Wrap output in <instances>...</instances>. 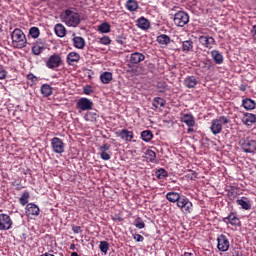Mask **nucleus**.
Segmentation results:
<instances>
[{"mask_svg": "<svg viewBox=\"0 0 256 256\" xmlns=\"http://www.w3.org/2000/svg\"><path fill=\"white\" fill-rule=\"evenodd\" d=\"M62 23H65L67 27H77L81 23V15L79 12L71 9H66L60 14Z\"/></svg>", "mask_w": 256, "mask_h": 256, "instance_id": "nucleus-1", "label": "nucleus"}, {"mask_svg": "<svg viewBox=\"0 0 256 256\" xmlns=\"http://www.w3.org/2000/svg\"><path fill=\"white\" fill-rule=\"evenodd\" d=\"M12 45L16 49L27 47V37L23 30L16 28L11 32Z\"/></svg>", "mask_w": 256, "mask_h": 256, "instance_id": "nucleus-2", "label": "nucleus"}, {"mask_svg": "<svg viewBox=\"0 0 256 256\" xmlns=\"http://www.w3.org/2000/svg\"><path fill=\"white\" fill-rule=\"evenodd\" d=\"M229 124V119L225 116H220L211 122L210 131L213 135H219L223 131V125Z\"/></svg>", "mask_w": 256, "mask_h": 256, "instance_id": "nucleus-3", "label": "nucleus"}, {"mask_svg": "<svg viewBox=\"0 0 256 256\" xmlns=\"http://www.w3.org/2000/svg\"><path fill=\"white\" fill-rule=\"evenodd\" d=\"M178 209L184 213V215H189L191 211H193V203L189 201V198L182 196V198L179 199L178 203L176 204Z\"/></svg>", "mask_w": 256, "mask_h": 256, "instance_id": "nucleus-4", "label": "nucleus"}, {"mask_svg": "<svg viewBox=\"0 0 256 256\" xmlns=\"http://www.w3.org/2000/svg\"><path fill=\"white\" fill-rule=\"evenodd\" d=\"M189 23V14L185 11H179L174 15V25L177 27H185Z\"/></svg>", "mask_w": 256, "mask_h": 256, "instance_id": "nucleus-5", "label": "nucleus"}, {"mask_svg": "<svg viewBox=\"0 0 256 256\" xmlns=\"http://www.w3.org/2000/svg\"><path fill=\"white\" fill-rule=\"evenodd\" d=\"M61 63L63 60L59 54L51 55L46 61V67L48 69H57V67H61Z\"/></svg>", "mask_w": 256, "mask_h": 256, "instance_id": "nucleus-6", "label": "nucleus"}, {"mask_svg": "<svg viewBox=\"0 0 256 256\" xmlns=\"http://www.w3.org/2000/svg\"><path fill=\"white\" fill-rule=\"evenodd\" d=\"M76 109L81 111H91L93 109V101L88 98H80L76 102Z\"/></svg>", "mask_w": 256, "mask_h": 256, "instance_id": "nucleus-7", "label": "nucleus"}, {"mask_svg": "<svg viewBox=\"0 0 256 256\" xmlns=\"http://www.w3.org/2000/svg\"><path fill=\"white\" fill-rule=\"evenodd\" d=\"M13 226L11 216L7 214H0V231H9Z\"/></svg>", "mask_w": 256, "mask_h": 256, "instance_id": "nucleus-8", "label": "nucleus"}, {"mask_svg": "<svg viewBox=\"0 0 256 256\" xmlns=\"http://www.w3.org/2000/svg\"><path fill=\"white\" fill-rule=\"evenodd\" d=\"M51 147H52V151H54V153H64L65 152V144L63 143V140H61L58 137H54L51 140Z\"/></svg>", "mask_w": 256, "mask_h": 256, "instance_id": "nucleus-9", "label": "nucleus"}, {"mask_svg": "<svg viewBox=\"0 0 256 256\" xmlns=\"http://www.w3.org/2000/svg\"><path fill=\"white\" fill-rule=\"evenodd\" d=\"M240 145L244 153H255L256 151V141L255 140H241Z\"/></svg>", "mask_w": 256, "mask_h": 256, "instance_id": "nucleus-10", "label": "nucleus"}, {"mask_svg": "<svg viewBox=\"0 0 256 256\" xmlns=\"http://www.w3.org/2000/svg\"><path fill=\"white\" fill-rule=\"evenodd\" d=\"M218 244V251H222L225 253V251H229V239H227V236L221 234L217 238Z\"/></svg>", "mask_w": 256, "mask_h": 256, "instance_id": "nucleus-11", "label": "nucleus"}, {"mask_svg": "<svg viewBox=\"0 0 256 256\" xmlns=\"http://www.w3.org/2000/svg\"><path fill=\"white\" fill-rule=\"evenodd\" d=\"M40 211L39 206L35 205L34 203H29L26 206L25 213L27 217H38Z\"/></svg>", "mask_w": 256, "mask_h": 256, "instance_id": "nucleus-12", "label": "nucleus"}, {"mask_svg": "<svg viewBox=\"0 0 256 256\" xmlns=\"http://www.w3.org/2000/svg\"><path fill=\"white\" fill-rule=\"evenodd\" d=\"M199 43L206 47V49H213V45H215V38L211 36H200Z\"/></svg>", "mask_w": 256, "mask_h": 256, "instance_id": "nucleus-13", "label": "nucleus"}, {"mask_svg": "<svg viewBox=\"0 0 256 256\" xmlns=\"http://www.w3.org/2000/svg\"><path fill=\"white\" fill-rule=\"evenodd\" d=\"M223 222L230 224L233 227H239L241 225V220H239L235 213H230L227 217L223 218Z\"/></svg>", "mask_w": 256, "mask_h": 256, "instance_id": "nucleus-14", "label": "nucleus"}, {"mask_svg": "<svg viewBox=\"0 0 256 256\" xmlns=\"http://www.w3.org/2000/svg\"><path fill=\"white\" fill-rule=\"evenodd\" d=\"M180 121L187 125V127H195V116L193 114H180Z\"/></svg>", "mask_w": 256, "mask_h": 256, "instance_id": "nucleus-15", "label": "nucleus"}, {"mask_svg": "<svg viewBox=\"0 0 256 256\" xmlns=\"http://www.w3.org/2000/svg\"><path fill=\"white\" fill-rule=\"evenodd\" d=\"M136 25L142 31H147V29L151 28V22L143 16L137 19Z\"/></svg>", "mask_w": 256, "mask_h": 256, "instance_id": "nucleus-16", "label": "nucleus"}, {"mask_svg": "<svg viewBox=\"0 0 256 256\" xmlns=\"http://www.w3.org/2000/svg\"><path fill=\"white\" fill-rule=\"evenodd\" d=\"M142 61H145V55L140 52H134L130 55V63L133 65H139Z\"/></svg>", "mask_w": 256, "mask_h": 256, "instance_id": "nucleus-17", "label": "nucleus"}, {"mask_svg": "<svg viewBox=\"0 0 256 256\" xmlns=\"http://www.w3.org/2000/svg\"><path fill=\"white\" fill-rule=\"evenodd\" d=\"M117 137H121L122 139H124V141H133V131H129L127 129H123V130H119L118 132H116Z\"/></svg>", "mask_w": 256, "mask_h": 256, "instance_id": "nucleus-18", "label": "nucleus"}, {"mask_svg": "<svg viewBox=\"0 0 256 256\" xmlns=\"http://www.w3.org/2000/svg\"><path fill=\"white\" fill-rule=\"evenodd\" d=\"M197 77L195 76H188L184 79V86L187 87V89H194V87H197Z\"/></svg>", "mask_w": 256, "mask_h": 256, "instance_id": "nucleus-19", "label": "nucleus"}, {"mask_svg": "<svg viewBox=\"0 0 256 256\" xmlns=\"http://www.w3.org/2000/svg\"><path fill=\"white\" fill-rule=\"evenodd\" d=\"M183 196H181L180 193L177 192H168L166 194V199L167 201H169L170 203H179V200L182 198Z\"/></svg>", "mask_w": 256, "mask_h": 256, "instance_id": "nucleus-20", "label": "nucleus"}, {"mask_svg": "<svg viewBox=\"0 0 256 256\" xmlns=\"http://www.w3.org/2000/svg\"><path fill=\"white\" fill-rule=\"evenodd\" d=\"M236 204L241 207V209H244L245 211H249L251 209V202L247 197H242L236 201Z\"/></svg>", "mask_w": 256, "mask_h": 256, "instance_id": "nucleus-21", "label": "nucleus"}, {"mask_svg": "<svg viewBox=\"0 0 256 256\" xmlns=\"http://www.w3.org/2000/svg\"><path fill=\"white\" fill-rule=\"evenodd\" d=\"M255 121H256V116L255 114H251V113L245 114L242 118V122L244 123V125H247L248 127H251V125H253Z\"/></svg>", "mask_w": 256, "mask_h": 256, "instance_id": "nucleus-22", "label": "nucleus"}, {"mask_svg": "<svg viewBox=\"0 0 256 256\" xmlns=\"http://www.w3.org/2000/svg\"><path fill=\"white\" fill-rule=\"evenodd\" d=\"M73 45L76 49H85V39L81 36H75L73 39Z\"/></svg>", "mask_w": 256, "mask_h": 256, "instance_id": "nucleus-23", "label": "nucleus"}, {"mask_svg": "<svg viewBox=\"0 0 256 256\" xmlns=\"http://www.w3.org/2000/svg\"><path fill=\"white\" fill-rule=\"evenodd\" d=\"M79 59H81V56L77 52H70L67 55L68 65H73V63H79Z\"/></svg>", "mask_w": 256, "mask_h": 256, "instance_id": "nucleus-24", "label": "nucleus"}, {"mask_svg": "<svg viewBox=\"0 0 256 256\" xmlns=\"http://www.w3.org/2000/svg\"><path fill=\"white\" fill-rule=\"evenodd\" d=\"M54 31L57 37L62 38V37H65V35H67V29L61 23L55 25Z\"/></svg>", "mask_w": 256, "mask_h": 256, "instance_id": "nucleus-25", "label": "nucleus"}, {"mask_svg": "<svg viewBox=\"0 0 256 256\" xmlns=\"http://www.w3.org/2000/svg\"><path fill=\"white\" fill-rule=\"evenodd\" d=\"M100 80L104 85H109L113 81V73L104 72L100 75Z\"/></svg>", "mask_w": 256, "mask_h": 256, "instance_id": "nucleus-26", "label": "nucleus"}, {"mask_svg": "<svg viewBox=\"0 0 256 256\" xmlns=\"http://www.w3.org/2000/svg\"><path fill=\"white\" fill-rule=\"evenodd\" d=\"M40 91L43 97H51L53 95V88L49 84H43Z\"/></svg>", "mask_w": 256, "mask_h": 256, "instance_id": "nucleus-27", "label": "nucleus"}, {"mask_svg": "<svg viewBox=\"0 0 256 256\" xmlns=\"http://www.w3.org/2000/svg\"><path fill=\"white\" fill-rule=\"evenodd\" d=\"M84 119H85V121L95 123V121H97V119H99V114H97V112L88 111L84 115Z\"/></svg>", "mask_w": 256, "mask_h": 256, "instance_id": "nucleus-28", "label": "nucleus"}, {"mask_svg": "<svg viewBox=\"0 0 256 256\" xmlns=\"http://www.w3.org/2000/svg\"><path fill=\"white\" fill-rule=\"evenodd\" d=\"M211 55L217 65H221V63H223V54H221V52L213 50Z\"/></svg>", "mask_w": 256, "mask_h": 256, "instance_id": "nucleus-29", "label": "nucleus"}, {"mask_svg": "<svg viewBox=\"0 0 256 256\" xmlns=\"http://www.w3.org/2000/svg\"><path fill=\"white\" fill-rule=\"evenodd\" d=\"M182 51L183 53H189L193 51V42L191 40H185L182 42Z\"/></svg>", "mask_w": 256, "mask_h": 256, "instance_id": "nucleus-30", "label": "nucleus"}, {"mask_svg": "<svg viewBox=\"0 0 256 256\" xmlns=\"http://www.w3.org/2000/svg\"><path fill=\"white\" fill-rule=\"evenodd\" d=\"M126 9L128 11H135L136 9H139V3L136 0H128L126 2Z\"/></svg>", "mask_w": 256, "mask_h": 256, "instance_id": "nucleus-31", "label": "nucleus"}, {"mask_svg": "<svg viewBox=\"0 0 256 256\" xmlns=\"http://www.w3.org/2000/svg\"><path fill=\"white\" fill-rule=\"evenodd\" d=\"M157 42L160 45H169V43H171V38L166 34H161L160 36L157 37Z\"/></svg>", "mask_w": 256, "mask_h": 256, "instance_id": "nucleus-32", "label": "nucleus"}, {"mask_svg": "<svg viewBox=\"0 0 256 256\" xmlns=\"http://www.w3.org/2000/svg\"><path fill=\"white\" fill-rule=\"evenodd\" d=\"M242 105L244 109H247L248 111H251V109H255V101L249 98L244 99Z\"/></svg>", "mask_w": 256, "mask_h": 256, "instance_id": "nucleus-33", "label": "nucleus"}, {"mask_svg": "<svg viewBox=\"0 0 256 256\" xmlns=\"http://www.w3.org/2000/svg\"><path fill=\"white\" fill-rule=\"evenodd\" d=\"M141 139L145 141V143H149L151 139H153V132L151 130H144L141 132Z\"/></svg>", "mask_w": 256, "mask_h": 256, "instance_id": "nucleus-34", "label": "nucleus"}, {"mask_svg": "<svg viewBox=\"0 0 256 256\" xmlns=\"http://www.w3.org/2000/svg\"><path fill=\"white\" fill-rule=\"evenodd\" d=\"M99 33H111V24L103 22L98 26Z\"/></svg>", "mask_w": 256, "mask_h": 256, "instance_id": "nucleus-35", "label": "nucleus"}, {"mask_svg": "<svg viewBox=\"0 0 256 256\" xmlns=\"http://www.w3.org/2000/svg\"><path fill=\"white\" fill-rule=\"evenodd\" d=\"M165 99L161 97H156L153 99L152 105L155 109H159V107H165Z\"/></svg>", "mask_w": 256, "mask_h": 256, "instance_id": "nucleus-36", "label": "nucleus"}, {"mask_svg": "<svg viewBox=\"0 0 256 256\" xmlns=\"http://www.w3.org/2000/svg\"><path fill=\"white\" fill-rule=\"evenodd\" d=\"M145 157L150 163H155V159H157V154L153 150H147L145 153Z\"/></svg>", "mask_w": 256, "mask_h": 256, "instance_id": "nucleus-37", "label": "nucleus"}, {"mask_svg": "<svg viewBox=\"0 0 256 256\" xmlns=\"http://www.w3.org/2000/svg\"><path fill=\"white\" fill-rule=\"evenodd\" d=\"M26 79L28 81V85H30V87H33V85H35V83H37L38 79L37 76L33 75V73H30L26 76Z\"/></svg>", "mask_w": 256, "mask_h": 256, "instance_id": "nucleus-38", "label": "nucleus"}, {"mask_svg": "<svg viewBox=\"0 0 256 256\" xmlns=\"http://www.w3.org/2000/svg\"><path fill=\"white\" fill-rule=\"evenodd\" d=\"M99 249L104 255H107V251H109V242L101 241L99 244Z\"/></svg>", "mask_w": 256, "mask_h": 256, "instance_id": "nucleus-39", "label": "nucleus"}, {"mask_svg": "<svg viewBox=\"0 0 256 256\" xmlns=\"http://www.w3.org/2000/svg\"><path fill=\"white\" fill-rule=\"evenodd\" d=\"M134 225L137 229H145V222H143V219H141V217H137L134 220Z\"/></svg>", "mask_w": 256, "mask_h": 256, "instance_id": "nucleus-40", "label": "nucleus"}, {"mask_svg": "<svg viewBox=\"0 0 256 256\" xmlns=\"http://www.w3.org/2000/svg\"><path fill=\"white\" fill-rule=\"evenodd\" d=\"M19 201L21 205H27L29 203V192H24Z\"/></svg>", "mask_w": 256, "mask_h": 256, "instance_id": "nucleus-41", "label": "nucleus"}, {"mask_svg": "<svg viewBox=\"0 0 256 256\" xmlns=\"http://www.w3.org/2000/svg\"><path fill=\"white\" fill-rule=\"evenodd\" d=\"M45 47L39 46V44H36L32 47V53L33 55H39L40 53H43V50Z\"/></svg>", "mask_w": 256, "mask_h": 256, "instance_id": "nucleus-42", "label": "nucleus"}, {"mask_svg": "<svg viewBox=\"0 0 256 256\" xmlns=\"http://www.w3.org/2000/svg\"><path fill=\"white\" fill-rule=\"evenodd\" d=\"M40 33L41 32L39 31V28H37V27H32L29 30V35H31L33 37V39H37V37H39Z\"/></svg>", "mask_w": 256, "mask_h": 256, "instance_id": "nucleus-43", "label": "nucleus"}, {"mask_svg": "<svg viewBox=\"0 0 256 256\" xmlns=\"http://www.w3.org/2000/svg\"><path fill=\"white\" fill-rule=\"evenodd\" d=\"M167 175H168L167 171L163 168L156 171L157 179H165V177H167Z\"/></svg>", "mask_w": 256, "mask_h": 256, "instance_id": "nucleus-44", "label": "nucleus"}, {"mask_svg": "<svg viewBox=\"0 0 256 256\" xmlns=\"http://www.w3.org/2000/svg\"><path fill=\"white\" fill-rule=\"evenodd\" d=\"M98 43L101 45H111V38L109 36H104L99 39Z\"/></svg>", "mask_w": 256, "mask_h": 256, "instance_id": "nucleus-45", "label": "nucleus"}, {"mask_svg": "<svg viewBox=\"0 0 256 256\" xmlns=\"http://www.w3.org/2000/svg\"><path fill=\"white\" fill-rule=\"evenodd\" d=\"M100 157L103 161H109L111 159V152H100Z\"/></svg>", "mask_w": 256, "mask_h": 256, "instance_id": "nucleus-46", "label": "nucleus"}, {"mask_svg": "<svg viewBox=\"0 0 256 256\" xmlns=\"http://www.w3.org/2000/svg\"><path fill=\"white\" fill-rule=\"evenodd\" d=\"M84 95H91L93 93V87L91 85H87L83 88Z\"/></svg>", "mask_w": 256, "mask_h": 256, "instance_id": "nucleus-47", "label": "nucleus"}, {"mask_svg": "<svg viewBox=\"0 0 256 256\" xmlns=\"http://www.w3.org/2000/svg\"><path fill=\"white\" fill-rule=\"evenodd\" d=\"M109 149H111V145L104 143L102 144V146H100V152H107L109 151Z\"/></svg>", "mask_w": 256, "mask_h": 256, "instance_id": "nucleus-48", "label": "nucleus"}, {"mask_svg": "<svg viewBox=\"0 0 256 256\" xmlns=\"http://www.w3.org/2000/svg\"><path fill=\"white\" fill-rule=\"evenodd\" d=\"M7 77V70L3 66H0V79H5Z\"/></svg>", "mask_w": 256, "mask_h": 256, "instance_id": "nucleus-49", "label": "nucleus"}, {"mask_svg": "<svg viewBox=\"0 0 256 256\" xmlns=\"http://www.w3.org/2000/svg\"><path fill=\"white\" fill-rule=\"evenodd\" d=\"M134 239L137 243H143L145 241V238L141 234H134Z\"/></svg>", "mask_w": 256, "mask_h": 256, "instance_id": "nucleus-50", "label": "nucleus"}, {"mask_svg": "<svg viewBox=\"0 0 256 256\" xmlns=\"http://www.w3.org/2000/svg\"><path fill=\"white\" fill-rule=\"evenodd\" d=\"M158 89L160 93H165V85L158 83Z\"/></svg>", "mask_w": 256, "mask_h": 256, "instance_id": "nucleus-51", "label": "nucleus"}, {"mask_svg": "<svg viewBox=\"0 0 256 256\" xmlns=\"http://www.w3.org/2000/svg\"><path fill=\"white\" fill-rule=\"evenodd\" d=\"M73 231H74V233H79V231H81V227L76 226L73 228Z\"/></svg>", "mask_w": 256, "mask_h": 256, "instance_id": "nucleus-52", "label": "nucleus"}, {"mask_svg": "<svg viewBox=\"0 0 256 256\" xmlns=\"http://www.w3.org/2000/svg\"><path fill=\"white\" fill-rule=\"evenodd\" d=\"M193 127L194 126H188V133H193L195 131Z\"/></svg>", "mask_w": 256, "mask_h": 256, "instance_id": "nucleus-53", "label": "nucleus"}, {"mask_svg": "<svg viewBox=\"0 0 256 256\" xmlns=\"http://www.w3.org/2000/svg\"><path fill=\"white\" fill-rule=\"evenodd\" d=\"M12 185H13V187H15V186L19 185V183L17 181H14V182H12Z\"/></svg>", "mask_w": 256, "mask_h": 256, "instance_id": "nucleus-54", "label": "nucleus"}, {"mask_svg": "<svg viewBox=\"0 0 256 256\" xmlns=\"http://www.w3.org/2000/svg\"><path fill=\"white\" fill-rule=\"evenodd\" d=\"M71 256H79L77 252H72Z\"/></svg>", "mask_w": 256, "mask_h": 256, "instance_id": "nucleus-55", "label": "nucleus"}, {"mask_svg": "<svg viewBox=\"0 0 256 256\" xmlns=\"http://www.w3.org/2000/svg\"><path fill=\"white\" fill-rule=\"evenodd\" d=\"M3 32V25L0 24V33Z\"/></svg>", "mask_w": 256, "mask_h": 256, "instance_id": "nucleus-56", "label": "nucleus"}]
</instances>
